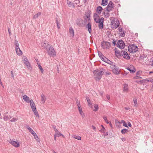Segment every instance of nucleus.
I'll return each mask as SVG.
<instances>
[{
	"mask_svg": "<svg viewBox=\"0 0 153 153\" xmlns=\"http://www.w3.org/2000/svg\"><path fill=\"white\" fill-rule=\"evenodd\" d=\"M104 72V70L103 68L100 69H97L93 71V73L94 74V77L96 79L100 80Z\"/></svg>",
	"mask_w": 153,
	"mask_h": 153,
	"instance_id": "obj_1",
	"label": "nucleus"
},
{
	"mask_svg": "<svg viewBox=\"0 0 153 153\" xmlns=\"http://www.w3.org/2000/svg\"><path fill=\"white\" fill-rule=\"evenodd\" d=\"M114 50L116 55L119 56L122 55L123 56L124 58L127 59H130L129 56L126 51H121L120 52V51H118L116 48H115Z\"/></svg>",
	"mask_w": 153,
	"mask_h": 153,
	"instance_id": "obj_2",
	"label": "nucleus"
},
{
	"mask_svg": "<svg viewBox=\"0 0 153 153\" xmlns=\"http://www.w3.org/2000/svg\"><path fill=\"white\" fill-rule=\"evenodd\" d=\"M46 50L48 49V53L49 55L52 56H54L56 55V53L53 48L49 44L47 43V45L46 47Z\"/></svg>",
	"mask_w": 153,
	"mask_h": 153,
	"instance_id": "obj_3",
	"label": "nucleus"
},
{
	"mask_svg": "<svg viewBox=\"0 0 153 153\" xmlns=\"http://www.w3.org/2000/svg\"><path fill=\"white\" fill-rule=\"evenodd\" d=\"M113 72L116 75L120 74V71L119 68L116 66L115 64H112L110 66Z\"/></svg>",
	"mask_w": 153,
	"mask_h": 153,
	"instance_id": "obj_4",
	"label": "nucleus"
},
{
	"mask_svg": "<svg viewBox=\"0 0 153 153\" xmlns=\"http://www.w3.org/2000/svg\"><path fill=\"white\" fill-rule=\"evenodd\" d=\"M114 7V4L111 1L109 2L107 7L104 9V11L105 12L107 11L108 12H109L113 10Z\"/></svg>",
	"mask_w": 153,
	"mask_h": 153,
	"instance_id": "obj_5",
	"label": "nucleus"
},
{
	"mask_svg": "<svg viewBox=\"0 0 153 153\" xmlns=\"http://www.w3.org/2000/svg\"><path fill=\"white\" fill-rule=\"evenodd\" d=\"M116 45L117 47H118L121 49L122 48H124L125 46V43L122 40H119L118 41L116 44Z\"/></svg>",
	"mask_w": 153,
	"mask_h": 153,
	"instance_id": "obj_6",
	"label": "nucleus"
},
{
	"mask_svg": "<svg viewBox=\"0 0 153 153\" xmlns=\"http://www.w3.org/2000/svg\"><path fill=\"white\" fill-rule=\"evenodd\" d=\"M101 46L103 48L108 49L110 47L111 44L109 42L103 41V43H102Z\"/></svg>",
	"mask_w": 153,
	"mask_h": 153,
	"instance_id": "obj_7",
	"label": "nucleus"
},
{
	"mask_svg": "<svg viewBox=\"0 0 153 153\" xmlns=\"http://www.w3.org/2000/svg\"><path fill=\"white\" fill-rule=\"evenodd\" d=\"M111 25L113 26L112 28L113 29H116L117 28L119 25V23L118 21L113 20L112 21Z\"/></svg>",
	"mask_w": 153,
	"mask_h": 153,
	"instance_id": "obj_8",
	"label": "nucleus"
},
{
	"mask_svg": "<svg viewBox=\"0 0 153 153\" xmlns=\"http://www.w3.org/2000/svg\"><path fill=\"white\" fill-rule=\"evenodd\" d=\"M9 142L16 147H18L19 146V142L16 141L11 140V139L9 141Z\"/></svg>",
	"mask_w": 153,
	"mask_h": 153,
	"instance_id": "obj_9",
	"label": "nucleus"
},
{
	"mask_svg": "<svg viewBox=\"0 0 153 153\" xmlns=\"http://www.w3.org/2000/svg\"><path fill=\"white\" fill-rule=\"evenodd\" d=\"M119 33L120 36L124 37L125 35V32L124 30L121 28L119 27L118 28Z\"/></svg>",
	"mask_w": 153,
	"mask_h": 153,
	"instance_id": "obj_10",
	"label": "nucleus"
},
{
	"mask_svg": "<svg viewBox=\"0 0 153 153\" xmlns=\"http://www.w3.org/2000/svg\"><path fill=\"white\" fill-rule=\"evenodd\" d=\"M128 51L130 52L133 53L134 50V44L130 45H129L128 47Z\"/></svg>",
	"mask_w": 153,
	"mask_h": 153,
	"instance_id": "obj_11",
	"label": "nucleus"
},
{
	"mask_svg": "<svg viewBox=\"0 0 153 153\" xmlns=\"http://www.w3.org/2000/svg\"><path fill=\"white\" fill-rule=\"evenodd\" d=\"M86 28H88V31L90 33H91V24L90 22H88L86 26Z\"/></svg>",
	"mask_w": 153,
	"mask_h": 153,
	"instance_id": "obj_12",
	"label": "nucleus"
},
{
	"mask_svg": "<svg viewBox=\"0 0 153 153\" xmlns=\"http://www.w3.org/2000/svg\"><path fill=\"white\" fill-rule=\"evenodd\" d=\"M16 51L17 54L18 55H22V52L20 50L19 47L16 48Z\"/></svg>",
	"mask_w": 153,
	"mask_h": 153,
	"instance_id": "obj_13",
	"label": "nucleus"
},
{
	"mask_svg": "<svg viewBox=\"0 0 153 153\" xmlns=\"http://www.w3.org/2000/svg\"><path fill=\"white\" fill-rule=\"evenodd\" d=\"M98 53L99 55V57L101 58V59L103 61L104 58H105L106 57L104 56L102 54V53L100 51H98Z\"/></svg>",
	"mask_w": 153,
	"mask_h": 153,
	"instance_id": "obj_14",
	"label": "nucleus"
},
{
	"mask_svg": "<svg viewBox=\"0 0 153 153\" xmlns=\"http://www.w3.org/2000/svg\"><path fill=\"white\" fill-rule=\"evenodd\" d=\"M103 9L100 6H99L97 8V12L99 14H100L101 13Z\"/></svg>",
	"mask_w": 153,
	"mask_h": 153,
	"instance_id": "obj_15",
	"label": "nucleus"
},
{
	"mask_svg": "<svg viewBox=\"0 0 153 153\" xmlns=\"http://www.w3.org/2000/svg\"><path fill=\"white\" fill-rule=\"evenodd\" d=\"M103 61L111 65H112V64H113V62H112L110 61L109 59H108V58H107L106 57L104 58Z\"/></svg>",
	"mask_w": 153,
	"mask_h": 153,
	"instance_id": "obj_16",
	"label": "nucleus"
},
{
	"mask_svg": "<svg viewBox=\"0 0 153 153\" xmlns=\"http://www.w3.org/2000/svg\"><path fill=\"white\" fill-rule=\"evenodd\" d=\"M23 100L26 102H29L30 99L26 95H24L23 97Z\"/></svg>",
	"mask_w": 153,
	"mask_h": 153,
	"instance_id": "obj_17",
	"label": "nucleus"
},
{
	"mask_svg": "<svg viewBox=\"0 0 153 153\" xmlns=\"http://www.w3.org/2000/svg\"><path fill=\"white\" fill-rule=\"evenodd\" d=\"M141 71H138L136 73V76L134 77V78H135L136 79H138L139 78H140V76L141 74Z\"/></svg>",
	"mask_w": 153,
	"mask_h": 153,
	"instance_id": "obj_18",
	"label": "nucleus"
},
{
	"mask_svg": "<svg viewBox=\"0 0 153 153\" xmlns=\"http://www.w3.org/2000/svg\"><path fill=\"white\" fill-rule=\"evenodd\" d=\"M46 100V98L45 97V96L44 95V94H42L41 95V101L42 102L44 103Z\"/></svg>",
	"mask_w": 153,
	"mask_h": 153,
	"instance_id": "obj_19",
	"label": "nucleus"
},
{
	"mask_svg": "<svg viewBox=\"0 0 153 153\" xmlns=\"http://www.w3.org/2000/svg\"><path fill=\"white\" fill-rule=\"evenodd\" d=\"M108 0H102L101 5L103 6L106 5L108 2Z\"/></svg>",
	"mask_w": 153,
	"mask_h": 153,
	"instance_id": "obj_20",
	"label": "nucleus"
},
{
	"mask_svg": "<svg viewBox=\"0 0 153 153\" xmlns=\"http://www.w3.org/2000/svg\"><path fill=\"white\" fill-rule=\"evenodd\" d=\"M8 113V112H7L6 113H5L4 114V120H7L10 119L11 117H8L6 115Z\"/></svg>",
	"mask_w": 153,
	"mask_h": 153,
	"instance_id": "obj_21",
	"label": "nucleus"
},
{
	"mask_svg": "<svg viewBox=\"0 0 153 153\" xmlns=\"http://www.w3.org/2000/svg\"><path fill=\"white\" fill-rule=\"evenodd\" d=\"M98 27L100 29H102L103 28V23L102 22H99Z\"/></svg>",
	"mask_w": 153,
	"mask_h": 153,
	"instance_id": "obj_22",
	"label": "nucleus"
},
{
	"mask_svg": "<svg viewBox=\"0 0 153 153\" xmlns=\"http://www.w3.org/2000/svg\"><path fill=\"white\" fill-rule=\"evenodd\" d=\"M149 81H150L152 82H153V79H151L150 80H149L148 79H143V80L142 81H140L139 82L140 83H141V82H142L143 83H146L147 82H148Z\"/></svg>",
	"mask_w": 153,
	"mask_h": 153,
	"instance_id": "obj_23",
	"label": "nucleus"
},
{
	"mask_svg": "<svg viewBox=\"0 0 153 153\" xmlns=\"http://www.w3.org/2000/svg\"><path fill=\"white\" fill-rule=\"evenodd\" d=\"M69 33L73 36H74V30L73 28L71 27H70L69 28Z\"/></svg>",
	"mask_w": 153,
	"mask_h": 153,
	"instance_id": "obj_24",
	"label": "nucleus"
},
{
	"mask_svg": "<svg viewBox=\"0 0 153 153\" xmlns=\"http://www.w3.org/2000/svg\"><path fill=\"white\" fill-rule=\"evenodd\" d=\"M128 132V130L127 129H125V128L123 129L121 131V133L123 134H125Z\"/></svg>",
	"mask_w": 153,
	"mask_h": 153,
	"instance_id": "obj_25",
	"label": "nucleus"
},
{
	"mask_svg": "<svg viewBox=\"0 0 153 153\" xmlns=\"http://www.w3.org/2000/svg\"><path fill=\"white\" fill-rule=\"evenodd\" d=\"M128 89V85L127 84H125L123 85V90L127 91Z\"/></svg>",
	"mask_w": 153,
	"mask_h": 153,
	"instance_id": "obj_26",
	"label": "nucleus"
},
{
	"mask_svg": "<svg viewBox=\"0 0 153 153\" xmlns=\"http://www.w3.org/2000/svg\"><path fill=\"white\" fill-rule=\"evenodd\" d=\"M27 129L29 131V132L31 133V134H34V133H35L34 131L30 127L28 126L27 127Z\"/></svg>",
	"mask_w": 153,
	"mask_h": 153,
	"instance_id": "obj_27",
	"label": "nucleus"
},
{
	"mask_svg": "<svg viewBox=\"0 0 153 153\" xmlns=\"http://www.w3.org/2000/svg\"><path fill=\"white\" fill-rule=\"evenodd\" d=\"M127 69L129 71L130 73H134V68H133L132 69H131L130 67H128L127 68Z\"/></svg>",
	"mask_w": 153,
	"mask_h": 153,
	"instance_id": "obj_28",
	"label": "nucleus"
},
{
	"mask_svg": "<svg viewBox=\"0 0 153 153\" xmlns=\"http://www.w3.org/2000/svg\"><path fill=\"white\" fill-rule=\"evenodd\" d=\"M122 123L123 124V126L125 127H127L128 128V127L127 126V123H126L125 121L123 120H121V123Z\"/></svg>",
	"mask_w": 153,
	"mask_h": 153,
	"instance_id": "obj_29",
	"label": "nucleus"
},
{
	"mask_svg": "<svg viewBox=\"0 0 153 153\" xmlns=\"http://www.w3.org/2000/svg\"><path fill=\"white\" fill-rule=\"evenodd\" d=\"M41 14V12H38V13H37L35 15L33 16V18L34 19H36V18H37V17H38Z\"/></svg>",
	"mask_w": 153,
	"mask_h": 153,
	"instance_id": "obj_30",
	"label": "nucleus"
},
{
	"mask_svg": "<svg viewBox=\"0 0 153 153\" xmlns=\"http://www.w3.org/2000/svg\"><path fill=\"white\" fill-rule=\"evenodd\" d=\"M56 22L57 24V27L58 29H59L60 28V24L59 22L57 20V18H56Z\"/></svg>",
	"mask_w": 153,
	"mask_h": 153,
	"instance_id": "obj_31",
	"label": "nucleus"
},
{
	"mask_svg": "<svg viewBox=\"0 0 153 153\" xmlns=\"http://www.w3.org/2000/svg\"><path fill=\"white\" fill-rule=\"evenodd\" d=\"M109 12H108V11H107L106 13L105 12H104L103 14L105 15V18L108 17L110 16V14L109 13Z\"/></svg>",
	"mask_w": 153,
	"mask_h": 153,
	"instance_id": "obj_32",
	"label": "nucleus"
},
{
	"mask_svg": "<svg viewBox=\"0 0 153 153\" xmlns=\"http://www.w3.org/2000/svg\"><path fill=\"white\" fill-rule=\"evenodd\" d=\"M94 107L95 108V109L93 110L94 111H97L99 108L98 105L97 104H95L94 105Z\"/></svg>",
	"mask_w": 153,
	"mask_h": 153,
	"instance_id": "obj_33",
	"label": "nucleus"
},
{
	"mask_svg": "<svg viewBox=\"0 0 153 153\" xmlns=\"http://www.w3.org/2000/svg\"><path fill=\"white\" fill-rule=\"evenodd\" d=\"M32 135L34 136V138L36 139V140L38 141L39 140V138L36 134L34 133V134H33Z\"/></svg>",
	"mask_w": 153,
	"mask_h": 153,
	"instance_id": "obj_34",
	"label": "nucleus"
},
{
	"mask_svg": "<svg viewBox=\"0 0 153 153\" xmlns=\"http://www.w3.org/2000/svg\"><path fill=\"white\" fill-rule=\"evenodd\" d=\"M15 45L16 46V48L19 47V43L18 41L16 40H15Z\"/></svg>",
	"mask_w": 153,
	"mask_h": 153,
	"instance_id": "obj_35",
	"label": "nucleus"
},
{
	"mask_svg": "<svg viewBox=\"0 0 153 153\" xmlns=\"http://www.w3.org/2000/svg\"><path fill=\"white\" fill-rule=\"evenodd\" d=\"M33 112H34V114L36 116V117H38L39 118V117L38 113L36 109V110H35V111Z\"/></svg>",
	"mask_w": 153,
	"mask_h": 153,
	"instance_id": "obj_36",
	"label": "nucleus"
},
{
	"mask_svg": "<svg viewBox=\"0 0 153 153\" xmlns=\"http://www.w3.org/2000/svg\"><path fill=\"white\" fill-rule=\"evenodd\" d=\"M37 64L38 65L39 68L40 70V71H41L42 73H43L44 71L43 69L42 68V66L40 64H39L38 63H37Z\"/></svg>",
	"mask_w": 153,
	"mask_h": 153,
	"instance_id": "obj_37",
	"label": "nucleus"
},
{
	"mask_svg": "<svg viewBox=\"0 0 153 153\" xmlns=\"http://www.w3.org/2000/svg\"><path fill=\"white\" fill-rule=\"evenodd\" d=\"M28 69L30 71H31L32 70V68L31 65H30V63L29 64V65H26Z\"/></svg>",
	"mask_w": 153,
	"mask_h": 153,
	"instance_id": "obj_38",
	"label": "nucleus"
},
{
	"mask_svg": "<svg viewBox=\"0 0 153 153\" xmlns=\"http://www.w3.org/2000/svg\"><path fill=\"white\" fill-rule=\"evenodd\" d=\"M29 102H30V106L35 105L33 101L32 100H30Z\"/></svg>",
	"mask_w": 153,
	"mask_h": 153,
	"instance_id": "obj_39",
	"label": "nucleus"
},
{
	"mask_svg": "<svg viewBox=\"0 0 153 153\" xmlns=\"http://www.w3.org/2000/svg\"><path fill=\"white\" fill-rule=\"evenodd\" d=\"M74 138L77 139L78 140H81V137L79 136L75 135L74 136Z\"/></svg>",
	"mask_w": 153,
	"mask_h": 153,
	"instance_id": "obj_40",
	"label": "nucleus"
},
{
	"mask_svg": "<svg viewBox=\"0 0 153 153\" xmlns=\"http://www.w3.org/2000/svg\"><path fill=\"white\" fill-rule=\"evenodd\" d=\"M78 109H79V111L80 114L81 115H82V108H81V106H79V107H78Z\"/></svg>",
	"mask_w": 153,
	"mask_h": 153,
	"instance_id": "obj_41",
	"label": "nucleus"
},
{
	"mask_svg": "<svg viewBox=\"0 0 153 153\" xmlns=\"http://www.w3.org/2000/svg\"><path fill=\"white\" fill-rule=\"evenodd\" d=\"M99 17V15L96 13H95L94 15V18H98Z\"/></svg>",
	"mask_w": 153,
	"mask_h": 153,
	"instance_id": "obj_42",
	"label": "nucleus"
},
{
	"mask_svg": "<svg viewBox=\"0 0 153 153\" xmlns=\"http://www.w3.org/2000/svg\"><path fill=\"white\" fill-rule=\"evenodd\" d=\"M103 119L108 124L109 123L108 121L107 120V117L106 116H104L103 117Z\"/></svg>",
	"mask_w": 153,
	"mask_h": 153,
	"instance_id": "obj_43",
	"label": "nucleus"
},
{
	"mask_svg": "<svg viewBox=\"0 0 153 153\" xmlns=\"http://www.w3.org/2000/svg\"><path fill=\"white\" fill-rule=\"evenodd\" d=\"M52 128L54 129V130L56 132H59L58 131V130L56 129V126L55 125H53L52 126Z\"/></svg>",
	"mask_w": 153,
	"mask_h": 153,
	"instance_id": "obj_44",
	"label": "nucleus"
},
{
	"mask_svg": "<svg viewBox=\"0 0 153 153\" xmlns=\"http://www.w3.org/2000/svg\"><path fill=\"white\" fill-rule=\"evenodd\" d=\"M31 108L33 111H35L36 110V108L35 105L31 106Z\"/></svg>",
	"mask_w": 153,
	"mask_h": 153,
	"instance_id": "obj_45",
	"label": "nucleus"
},
{
	"mask_svg": "<svg viewBox=\"0 0 153 153\" xmlns=\"http://www.w3.org/2000/svg\"><path fill=\"white\" fill-rule=\"evenodd\" d=\"M67 4L69 7H71L73 4V3L70 1H67Z\"/></svg>",
	"mask_w": 153,
	"mask_h": 153,
	"instance_id": "obj_46",
	"label": "nucleus"
},
{
	"mask_svg": "<svg viewBox=\"0 0 153 153\" xmlns=\"http://www.w3.org/2000/svg\"><path fill=\"white\" fill-rule=\"evenodd\" d=\"M88 104V105L90 107H92V104L90 100L87 101Z\"/></svg>",
	"mask_w": 153,
	"mask_h": 153,
	"instance_id": "obj_47",
	"label": "nucleus"
},
{
	"mask_svg": "<svg viewBox=\"0 0 153 153\" xmlns=\"http://www.w3.org/2000/svg\"><path fill=\"white\" fill-rule=\"evenodd\" d=\"M17 120V119H16V118L14 117L12 119H11L10 120V121L11 122H14L16 121Z\"/></svg>",
	"mask_w": 153,
	"mask_h": 153,
	"instance_id": "obj_48",
	"label": "nucleus"
},
{
	"mask_svg": "<svg viewBox=\"0 0 153 153\" xmlns=\"http://www.w3.org/2000/svg\"><path fill=\"white\" fill-rule=\"evenodd\" d=\"M56 134V136L58 137H59V136H62L63 137H64V135L62 134L61 133H57V134Z\"/></svg>",
	"mask_w": 153,
	"mask_h": 153,
	"instance_id": "obj_49",
	"label": "nucleus"
},
{
	"mask_svg": "<svg viewBox=\"0 0 153 153\" xmlns=\"http://www.w3.org/2000/svg\"><path fill=\"white\" fill-rule=\"evenodd\" d=\"M104 20V18L103 17H101L100 19H99V21L100 22H102L103 23Z\"/></svg>",
	"mask_w": 153,
	"mask_h": 153,
	"instance_id": "obj_50",
	"label": "nucleus"
},
{
	"mask_svg": "<svg viewBox=\"0 0 153 153\" xmlns=\"http://www.w3.org/2000/svg\"><path fill=\"white\" fill-rule=\"evenodd\" d=\"M76 23L77 25L79 26H80L81 25V23L80 22V21L79 20H78L76 21Z\"/></svg>",
	"mask_w": 153,
	"mask_h": 153,
	"instance_id": "obj_51",
	"label": "nucleus"
},
{
	"mask_svg": "<svg viewBox=\"0 0 153 153\" xmlns=\"http://www.w3.org/2000/svg\"><path fill=\"white\" fill-rule=\"evenodd\" d=\"M138 51V48L136 46H134V53Z\"/></svg>",
	"mask_w": 153,
	"mask_h": 153,
	"instance_id": "obj_52",
	"label": "nucleus"
},
{
	"mask_svg": "<svg viewBox=\"0 0 153 153\" xmlns=\"http://www.w3.org/2000/svg\"><path fill=\"white\" fill-rule=\"evenodd\" d=\"M94 20L97 23H98V22H99L100 21H99V19H98L97 18H94Z\"/></svg>",
	"mask_w": 153,
	"mask_h": 153,
	"instance_id": "obj_53",
	"label": "nucleus"
},
{
	"mask_svg": "<svg viewBox=\"0 0 153 153\" xmlns=\"http://www.w3.org/2000/svg\"><path fill=\"white\" fill-rule=\"evenodd\" d=\"M24 62L26 65H29V64L30 63L28 61H26L25 62Z\"/></svg>",
	"mask_w": 153,
	"mask_h": 153,
	"instance_id": "obj_54",
	"label": "nucleus"
},
{
	"mask_svg": "<svg viewBox=\"0 0 153 153\" xmlns=\"http://www.w3.org/2000/svg\"><path fill=\"white\" fill-rule=\"evenodd\" d=\"M76 104L77 105V106L78 107H79L80 105V102L79 101H78V100H77L76 102Z\"/></svg>",
	"mask_w": 153,
	"mask_h": 153,
	"instance_id": "obj_55",
	"label": "nucleus"
},
{
	"mask_svg": "<svg viewBox=\"0 0 153 153\" xmlns=\"http://www.w3.org/2000/svg\"><path fill=\"white\" fill-rule=\"evenodd\" d=\"M46 45V43L45 42H44L42 44V46L44 47V48H46V46H45Z\"/></svg>",
	"mask_w": 153,
	"mask_h": 153,
	"instance_id": "obj_56",
	"label": "nucleus"
},
{
	"mask_svg": "<svg viewBox=\"0 0 153 153\" xmlns=\"http://www.w3.org/2000/svg\"><path fill=\"white\" fill-rule=\"evenodd\" d=\"M112 43L114 45H115L116 44V41H115L114 40H113V41L112 42Z\"/></svg>",
	"mask_w": 153,
	"mask_h": 153,
	"instance_id": "obj_57",
	"label": "nucleus"
},
{
	"mask_svg": "<svg viewBox=\"0 0 153 153\" xmlns=\"http://www.w3.org/2000/svg\"><path fill=\"white\" fill-rule=\"evenodd\" d=\"M134 106H137V100H134Z\"/></svg>",
	"mask_w": 153,
	"mask_h": 153,
	"instance_id": "obj_58",
	"label": "nucleus"
},
{
	"mask_svg": "<svg viewBox=\"0 0 153 153\" xmlns=\"http://www.w3.org/2000/svg\"><path fill=\"white\" fill-rule=\"evenodd\" d=\"M106 97H107V99L108 100H110V96L109 95H107V96H106Z\"/></svg>",
	"mask_w": 153,
	"mask_h": 153,
	"instance_id": "obj_59",
	"label": "nucleus"
},
{
	"mask_svg": "<svg viewBox=\"0 0 153 153\" xmlns=\"http://www.w3.org/2000/svg\"><path fill=\"white\" fill-rule=\"evenodd\" d=\"M0 84L1 85V86L3 87L4 88V86L3 85V84H2V82H1V79H0Z\"/></svg>",
	"mask_w": 153,
	"mask_h": 153,
	"instance_id": "obj_60",
	"label": "nucleus"
},
{
	"mask_svg": "<svg viewBox=\"0 0 153 153\" xmlns=\"http://www.w3.org/2000/svg\"><path fill=\"white\" fill-rule=\"evenodd\" d=\"M92 128L95 131L96 130V127L92 125Z\"/></svg>",
	"mask_w": 153,
	"mask_h": 153,
	"instance_id": "obj_61",
	"label": "nucleus"
},
{
	"mask_svg": "<svg viewBox=\"0 0 153 153\" xmlns=\"http://www.w3.org/2000/svg\"><path fill=\"white\" fill-rule=\"evenodd\" d=\"M105 73H106L105 75H110L111 74V73L110 72H106Z\"/></svg>",
	"mask_w": 153,
	"mask_h": 153,
	"instance_id": "obj_62",
	"label": "nucleus"
},
{
	"mask_svg": "<svg viewBox=\"0 0 153 153\" xmlns=\"http://www.w3.org/2000/svg\"><path fill=\"white\" fill-rule=\"evenodd\" d=\"M86 98L87 101L90 100L89 99V97L87 96L86 97Z\"/></svg>",
	"mask_w": 153,
	"mask_h": 153,
	"instance_id": "obj_63",
	"label": "nucleus"
},
{
	"mask_svg": "<svg viewBox=\"0 0 153 153\" xmlns=\"http://www.w3.org/2000/svg\"><path fill=\"white\" fill-rule=\"evenodd\" d=\"M87 18L88 19H90V16L88 14L86 16Z\"/></svg>",
	"mask_w": 153,
	"mask_h": 153,
	"instance_id": "obj_64",
	"label": "nucleus"
}]
</instances>
